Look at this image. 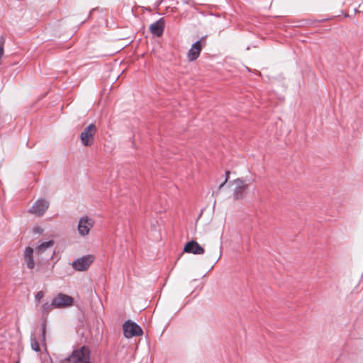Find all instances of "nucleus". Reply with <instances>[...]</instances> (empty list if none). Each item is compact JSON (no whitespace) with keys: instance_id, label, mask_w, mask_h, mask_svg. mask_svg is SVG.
I'll use <instances>...</instances> for the list:
<instances>
[{"instance_id":"nucleus-9","label":"nucleus","mask_w":363,"mask_h":363,"mask_svg":"<svg viewBox=\"0 0 363 363\" xmlns=\"http://www.w3.org/2000/svg\"><path fill=\"white\" fill-rule=\"evenodd\" d=\"M23 263L26 267L33 270L35 267V262L33 257V249L30 247H27L23 254Z\"/></svg>"},{"instance_id":"nucleus-10","label":"nucleus","mask_w":363,"mask_h":363,"mask_svg":"<svg viewBox=\"0 0 363 363\" xmlns=\"http://www.w3.org/2000/svg\"><path fill=\"white\" fill-rule=\"evenodd\" d=\"M203 45L201 44V39L194 43L187 53V58L189 61L192 62L196 60L200 55Z\"/></svg>"},{"instance_id":"nucleus-4","label":"nucleus","mask_w":363,"mask_h":363,"mask_svg":"<svg viewBox=\"0 0 363 363\" xmlns=\"http://www.w3.org/2000/svg\"><path fill=\"white\" fill-rule=\"evenodd\" d=\"M235 185L233 190V197L235 200L242 199L245 197L247 190L248 184L240 178H238L233 182Z\"/></svg>"},{"instance_id":"nucleus-20","label":"nucleus","mask_w":363,"mask_h":363,"mask_svg":"<svg viewBox=\"0 0 363 363\" xmlns=\"http://www.w3.org/2000/svg\"><path fill=\"white\" fill-rule=\"evenodd\" d=\"M35 232L37 233H41L43 232V230L40 228H35Z\"/></svg>"},{"instance_id":"nucleus-7","label":"nucleus","mask_w":363,"mask_h":363,"mask_svg":"<svg viewBox=\"0 0 363 363\" xmlns=\"http://www.w3.org/2000/svg\"><path fill=\"white\" fill-rule=\"evenodd\" d=\"M94 260L93 255H89L76 259L72 264V267L77 271L86 270Z\"/></svg>"},{"instance_id":"nucleus-19","label":"nucleus","mask_w":363,"mask_h":363,"mask_svg":"<svg viewBox=\"0 0 363 363\" xmlns=\"http://www.w3.org/2000/svg\"><path fill=\"white\" fill-rule=\"evenodd\" d=\"M220 257H221V251H220V250H219L218 253V256H217L216 259V262H218L220 259Z\"/></svg>"},{"instance_id":"nucleus-12","label":"nucleus","mask_w":363,"mask_h":363,"mask_svg":"<svg viewBox=\"0 0 363 363\" xmlns=\"http://www.w3.org/2000/svg\"><path fill=\"white\" fill-rule=\"evenodd\" d=\"M164 28V21H163L162 18H160V20L152 23L150 26V30L151 33L157 37H160L162 35Z\"/></svg>"},{"instance_id":"nucleus-8","label":"nucleus","mask_w":363,"mask_h":363,"mask_svg":"<svg viewBox=\"0 0 363 363\" xmlns=\"http://www.w3.org/2000/svg\"><path fill=\"white\" fill-rule=\"evenodd\" d=\"M49 207V202L45 199L37 200L32 207L29 209V212L37 216H42Z\"/></svg>"},{"instance_id":"nucleus-14","label":"nucleus","mask_w":363,"mask_h":363,"mask_svg":"<svg viewBox=\"0 0 363 363\" xmlns=\"http://www.w3.org/2000/svg\"><path fill=\"white\" fill-rule=\"evenodd\" d=\"M30 346L33 350L37 352L40 351V345L33 334L30 335Z\"/></svg>"},{"instance_id":"nucleus-17","label":"nucleus","mask_w":363,"mask_h":363,"mask_svg":"<svg viewBox=\"0 0 363 363\" xmlns=\"http://www.w3.org/2000/svg\"><path fill=\"white\" fill-rule=\"evenodd\" d=\"M45 332H46L45 325L43 324V325H42V334H41V337H40L41 340L43 342L45 341Z\"/></svg>"},{"instance_id":"nucleus-1","label":"nucleus","mask_w":363,"mask_h":363,"mask_svg":"<svg viewBox=\"0 0 363 363\" xmlns=\"http://www.w3.org/2000/svg\"><path fill=\"white\" fill-rule=\"evenodd\" d=\"M61 363H91L90 350L89 347L82 346L73 350L68 357L61 361Z\"/></svg>"},{"instance_id":"nucleus-18","label":"nucleus","mask_w":363,"mask_h":363,"mask_svg":"<svg viewBox=\"0 0 363 363\" xmlns=\"http://www.w3.org/2000/svg\"><path fill=\"white\" fill-rule=\"evenodd\" d=\"M229 174H230V172H225V174H226L225 179V181H224V182H223V183H222V184H220V186H219V189H221V188L224 186V184L227 182V181H228V177Z\"/></svg>"},{"instance_id":"nucleus-6","label":"nucleus","mask_w":363,"mask_h":363,"mask_svg":"<svg viewBox=\"0 0 363 363\" xmlns=\"http://www.w3.org/2000/svg\"><path fill=\"white\" fill-rule=\"evenodd\" d=\"M53 304L56 308H65L74 304V298L65 294L59 293L53 298Z\"/></svg>"},{"instance_id":"nucleus-15","label":"nucleus","mask_w":363,"mask_h":363,"mask_svg":"<svg viewBox=\"0 0 363 363\" xmlns=\"http://www.w3.org/2000/svg\"><path fill=\"white\" fill-rule=\"evenodd\" d=\"M54 308H55L53 304V299L51 303L46 302L42 306V313L43 314H48L50 311H51Z\"/></svg>"},{"instance_id":"nucleus-2","label":"nucleus","mask_w":363,"mask_h":363,"mask_svg":"<svg viewBox=\"0 0 363 363\" xmlns=\"http://www.w3.org/2000/svg\"><path fill=\"white\" fill-rule=\"evenodd\" d=\"M97 132V128L95 124L91 123L86 127L80 135V140L82 145L85 147H90L94 144V136Z\"/></svg>"},{"instance_id":"nucleus-11","label":"nucleus","mask_w":363,"mask_h":363,"mask_svg":"<svg viewBox=\"0 0 363 363\" xmlns=\"http://www.w3.org/2000/svg\"><path fill=\"white\" fill-rule=\"evenodd\" d=\"M184 252L194 255H203L205 250L197 242L191 240L185 245Z\"/></svg>"},{"instance_id":"nucleus-5","label":"nucleus","mask_w":363,"mask_h":363,"mask_svg":"<svg viewBox=\"0 0 363 363\" xmlns=\"http://www.w3.org/2000/svg\"><path fill=\"white\" fill-rule=\"evenodd\" d=\"M94 220L87 216H82L78 223L77 230L81 236H86L89 235L90 230L94 225Z\"/></svg>"},{"instance_id":"nucleus-13","label":"nucleus","mask_w":363,"mask_h":363,"mask_svg":"<svg viewBox=\"0 0 363 363\" xmlns=\"http://www.w3.org/2000/svg\"><path fill=\"white\" fill-rule=\"evenodd\" d=\"M54 245V241L53 240H49L46 242H43L40 243L37 247H36V252L38 254L43 253L45 252L48 248H50L53 247Z\"/></svg>"},{"instance_id":"nucleus-16","label":"nucleus","mask_w":363,"mask_h":363,"mask_svg":"<svg viewBox=\"0 0 363 363\" xmlns=\"http://www.w3.org/2000/svg\"><path fill=\"white\" fill-rule=\"evenodd\" d=\"M44 297V293L43 291H38L35 296V299L36 301V302L39 303L40 301Z\"/></svg>"},{"instance_id":"nucleus-21","label":"nucleus","mask_w":363,"mask_h":363,"mask_svg":"<svg viewBox=\"0 0 363 363\" xmlns=\"http://www.w3.org/2000/svg\"><path fill=\"white\" fill-rule=\"evenodd\" d=\"M16 363H20L18 361L16 362Z\"/></svg>"},{"instance_id":"nucleus-3","label":"nucleus","mask_w":363,"mask_h":363,"mask_svg":"<svg viewBox=\"0 0 363 363\" xmlns=\"http://www.w3.org/2000/svg\"><path fill=\"white\" fill-rule=\"evenodd\" d=\"M123 328L124 336L127 338L142 335L143 333L142 328L138 324L130 320L125 321Z\"/></svg>"}]
</instances>
